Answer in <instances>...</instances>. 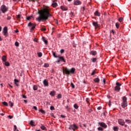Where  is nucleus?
<instances>
[{
  "label": "nucleus",
  "mask_w": 131,
  "mask_h": 131,
  "mask_svg": "<svg viewBox=\"0 0 131 131\" xmlns=\"http://www.w3.org/2000/svg\"><path fill=\"white\" fill-rule=\"evenodd\" d=\"M39 16L36 18L38 22L41 21L47 20L49 19V17H52V14L50 13V9L45 8L38 11Z\"/></svg>",
  "instance_id": "1"
},
{
  "label": "nucleus",
  "mask_w": 131,
  "mask_h": 131,
  "mask_svg": "<svg viewBox=\"0 0 131 131\" xmlns=\"http://www.w3.org/2000/svg\"><path fill=\"white\" fill-rule=\"evenodd\" d=\"M62 72L65 73L67 75H70V74H74L75 72V68H72L71 69H69L67 68H62Z\"/></svg>",
  "instance_id": "2"
},
{
  "label": "nucleus",
  "mask_w": 131,
  "mask_h": 131,
  "mask_svg": "<svg viewBox=\"0 0 131 131\" xmlns=\"http://www.w3.org/2000/svg\"><path fill=\"white\" fill-rule=\"evenodd\" d=\"M121 106L122 108L127 107V98L125 96L122 97V103L121 104Z\"/></svg>",
  "instance_id": "3"
},
{
  "label": "nucleus",
  "mask_w": 131,
  "mask_h": 131,
  "mask_svg": "<svg viewBox=\"0 0 131 131\" xmlns=\"http://www.w3.org/2000/svg\"><path fill=\"white\" fill-rule=\"evenodd\" d=\"M0 10L3 14H5V13H7L9 11V8L5 5H3L1 6Z\"/></svg>",
  "instance_id": "4"
},
{
  "label": "nucleus",
  "mask_w": 131,
  "mask_h": 131,
  "mask_svg": "<svg viewBox=\"0 0 131 131\" xmlns=\"http://www.w3.org/2000/svg\"><path fill=\"white\" fill-rule=\"evenodd\" d=\"M57 58H58V60L56 61L57 64H60V61H63L64 63H66V60L64 59V57L58 55Z\"/></svg>",
  "instance_id": "5"
},
{
  "label": "nucleus",
  "mask_w": 131,
  "mask_h": 131,
  "mask_svg": "<svg viewBox=\"0 0 131 131\" xmlns=\"http://www.w3.org/2000/svg\"><path fill=\"white\" fill-rule=\"evenodd\" d=\"M3 32L4 33V35L6 37L9 36V33H8V27H5L3 29Z\"/></svg>",
  "instance_id": "6"
},
{
  "label": "nucleus",
  "mask_w": 131,
  "mask_h": 131,
  "mask_svg": "<svg viewBox=\"0 0 131 131\" xmlns=\"http://www.w3.org/2000/svg\"><path fill=\"white\" fill-rule=\"evenodd\" d=\"M116 86L115 87V90L116 92H119V91H120V86L121 85V84L119 82H116Z\"/></svg>",
  "instance_id": "7"
},
{
  "label": "nucleus",
  "mask_w": 131,
  "mask_h": 131,
  "mask_svg": "<svg viewBox=\"0 0 131 131\" xmlns=\"http://www.w3.org/2000/svg\"><path fill=\"white\" fill-rule=\"evenodd\" d=\"M28 26L29 27H32L30 29V31H31V32H32V31H33V29H34V28H35V26H36V25L35 24H33L31 23H30L28 24Z\"/></svg>",
  "instance_id": "8"
},
{
  "label": "nucleus",
  "mask_w": 131,
  "mask_h": 131,
  "mask_svg": "<svg viewBox=\"0 0 131 131\" xmlns=\"http://www.w3.org/2000/svg\"><path fill=\"white\" fill-rule=\"evenodd\" d=\"M77 128H78V127H77L75 124L70 125L69 127V129H73V130H75V129H77Z\"/></svg>",
  "instance_id": "9"
},
{
  "label": "nucleus",
  "mask_w": 131,
  "mask_h": 131,
  "mask_svg": "<svg viewBox=\"0 0 131 131\" xmlns=\"http://www.w3.org/2000/svg\"><path fill=\"white\" fill-rule=\"evenodd\" d=\"M92 25L95 27V28H98L100 27V24H98V21H92Z\"/></svg>",
  "instance_id": "10"
},
{
  "label": "nucleus",
  "mask_w": 131,
  "mask_h": 131,
  "mask_svg": "<svg viewBox=\"0 0 131 131\" xmlns=\"http://www.w3.org/2000/svg\"><path fill=\"white\" fill-rule=\"evenodd\" d=\"M98 124L102 127H104V128H107V125L104 122H99Z\"/></svg>",
  "instance_id": "11"
},
{
  "label": "nucleus",
  "mask_w": 131,
  "mask_h": 131,
  "mask_svg": "<svg viewBox=\"0 0 131 131\" xmlns=\"http://www.w3.org/2000/svg\"><path fill=\"white\" fill-rule=\"evenodd\" d=\"M118 123L119 124H120V125H124L125 122H124V120H122V119H119L118 120Z\"/></svg>",
  "instance_id": "12"
},
{
  "label": "nucleus",
  "mask_w": 131,
  "mask_h": 131,
  "mask_svg": "<svg viewBox=\"0 0 131 131\" xmlns=\"http://www.w3.org/2000/svg\"><path fill=\"white\" fill-rule=\"evenodd\" d=\"M60 9L62 10V11H68V8H67V6H61L60 7Z\"/></svg>",
  "instance_id": "13"
},
{
  "label": "nucleus",
  "mask_w": 131,
  "mask_h": 131,
  "mask_svg": "<svg viewBox=\"0 0 131 131\" xmlns=\"http://www.w3.org/2000/svg\"><path fill=\"white\" fill-rule=\"evenodd\" d=\"M74 5H75V6H78V5H81V2L78 0H76L74 2Z\"/></svg>",
  "instance_id": "14"
},
{
  "label": "nucleus",
  "mask_w": 131,
  "mask_h": 131,
  "mask_svg": "<svg viewBox=\"0 0 131 131\" xmlns=\"http://www.w3.org/2000/svg\"><path fill=\"white\" fill-rule=\"evenodd\" d=\"M43 83L45 85V86H49V82L48 81V80L45 79L43 81Z\"/></svg>",
  "instance_id": "15"
},
{
  "label": "nucleus",
  "mask_w": 131,
  "mask_h": 131,
  "mask_svg": "<svg viewBox=\"0 0 131 131\" xmlns=\"http://www.w3.org/2000/svg\"><path fill=\"white\" fill-rule=\"evenodd\" d=\"M90 54L92 55V56H96V55H97V51H92L90 52Z\"/></svg>",
  "instance_id": "16"
},
{
  "label": "nucleus",
  "mask_w": 131,
  "mask_h": 131,
  "mask_svg": "<svg viewBox=\"0 0 131 131\" xmlns=\"http://www.w3.org/2000/svg\"><path fill=\"white\" fill-rule=\"evenodd\" d=\"M50 96H52V97H54L56 95V91H51L50 93Z\"/></svg>",
  "instance_id": "17"
},
{
  "label": "nucleus",
  "mask_w": 131,
  "mask_h": 131,
  "mask_svg": "<svg viewBox=\"0 0 131 131\" xmlns=\"http://www.w3.org/2000/svg\"><path fill=\"white\" fill-rule=\"evenodd\" d=\"M52 6L53 8H56V7L58 6V4L55 2H53V3L52 4Z\"/></svg>",
  "instance_id": "18"
},
{
  "label": "nucleus",
  "mask_w": 131,
  "mask_h": 131,
  "mask_svg": "<svg viewBox=\"0 0 131 131\" xmlns=\"http://www.w3.org/2000/svg\"><path fill=\"white\" fill-rule=\"evenodd\" d=\"M43 41H44L45 45H48L49 42L47 40H46V37H42Z\"/></svg>",
  "instance_id": "19"
},
{
  "label": "nucleus",
  "mask_w": 131,
  "mask_h": 131,
  "mask_svg": "<svg viewBox=\"0 0 131 131\" xmlns=\"http://www.w3.org/2000/svg\"><path fill=\"white\" fill-rule=\"evenodd\" d=\"M53 56L54 57V58H58L59 57V55L58 54L56 53V52H53Z\"/></svg>",
  "instance_id": "20"
},
{
  "label": "nucleus",
  "mask_w": 131,
  "mask_h": 131,
  "mask_svg": "<svg viewBox=\"0 0 131 131\" xmlns=\"http://www.w3.org/2000/svg\"><path fill=\"white\" fill-rule=\"evenodd\" d=\"M34 91H37V89H38V85H34L33 87Z\"/></svg>",
  "instance_id": "21"
},
{
  "label": "nucleus",
  "mask_w": 131,
  "mask_h": 131,
  "mask_svg": "<svg viewBox=\"0 0 131 131\" xmlns=\"http://www.w3.org/2000/svg\"><path fill=\"white\" fill-rule=\"evenodd\" d=\"M2 60L3 61V62H6V61H7V56L4 55L2 57Z\"/></svg>",
  "instance_id": "22"
},
{
  "label": "nucleus",
  "mask_w": 131,
  "mask_h": 131,
  "mask_svg": "<svg viewBox=\"0 0 131 131\" xmlns=\"http://www.w3.org/2000/svg\"><path fill=\"white\" fill-rule=\"evenodd\" d=\"M94 80L95 82H97V83L100 82V79H99V78H96L94 79Z\"/></svg>",
  "instance_id": "23"
},
{
  "label": "nucleus",
  "mask_w": 131,
  "mask_h": 131,
  "mask_svg": "<svg viewBox=\"0 0 131 131\" xmlns=\"http://www.w3.org/2000/svg\"><path fill=\"white\" fill-rule=\"evenodd\" d=\"M94 15L95 16H97L98 17H100V13H99L98 11H96L94 13Z\"/></svg>",
  "instance_id": "24"
},
{
  "label": "nucleus",
  "mask_w": 131,
  "mask_h": 131,
  "mask_svg": "<svg viewBox=\"0 0 131 131\" xmlns=\"http://www.w3.org/2000/svg\"><path fill=\"white\" fill-rule=\"evenodd\" d=\"M40 128L42 129V130H47V128L43 125L41 126Z\"/></svg>",
  "instance_id": "25"
},
{
  "label": "nucleus",
  "mask_w": 131,
  "mask_h": 131,
  "mask_svg": "<svg viewBox=\"0 0 131 131\" xmlns=\"http://www.w3.org/2000/svg\"><path fill=\"white\" fill-rule=\"evenodd\" d=\"M5 66H7V67H9L10 66V62L8 61H5Z\"/></svg>",
  "instance_id": "26"
},
{
  "label": "nucleus",
  "mask_w": 131,
  "mask_h": 131,
  "mask_svg": "<svg viewBox=\"0 0 131 131\" xmlns=\"http://www.w3.org/2000/svg\"><path fill=\"white\" fill-rule=\"evenodd\" d=\"M96 70H97L96 69H95V70H93V71H92V73H91V75L93 76H94V75H95V73H97V72L96 71Z\"/></svg>",
  "instance_id": "27"
},
{
  "label": "nucleus",
  "mask_w": 131,
  "mask_h": 131,
  "mask_svg": "<svg viewBox=\"0 0 131 131\" xmlns=\"http://www.w3.org/2000/svg\"><path fill=\"white\" fill-rule=\"evenodd\" d=\"M9 106L12 107H13V106H14V104L13 103V102H12L11 101H9Z\"/></svg>",
  "instance_id": "28"
},
{
  "label": "nucleus",
  "mask_w": 131,
  "mask_h": 131,
  "mask_svg": "<svg viewBox=\"0 0 131 131\" xmlns=\"http://www.w3.org/2000/svg\"><path fill=\"white\" fill-rule=\"evenodd\" d=\"M119 26H120V24L119 23H116V27L118 29L119 28Z\"/></svg>",
  "instance_id": "29"
},
{
  "label": "nucleus",
  "mask_w": 131,
  "mask_h": 131,
  "mask_svg": "<svg viewBox=\"0 0 131 131\" xmlns=\"http://www.w3.org/2000/svg\"><path fill=\"white\" fill-rule=\"evenodd\" d=\"M39 112H41V113H42V114H46V112L43 110H39Z\"/></svg>",
  "instance_id": "30"
},
{
  "label": "nucleus",
  "mask_w": 131,
  "mask_h": 131,
  "mask_svg": "<svg viewBox=\"0 0 131 131\" xmlns=\"http://www.w3.org/2000/svg\"><path fill=\"white\" fill-rule=\"evenodd\" d=\"M125 122L127 123L128 124L131 123L130 120L126 119L125 120Z\"/></svg>",
  "instance_id": "31"
},
{
  "label": "nucleus",
  "mask_w": 131,
  "mask_h": 131,
  "mask_svg": "<svg viewBox=\"0 0 131 131\" xmlns=\"http://www.w3.org/2000/svg\"><path fill=\"white\" fill-rule=\"evenodd\" d=\"M38 57H40L42 56V53L41 52H39L37 53Z\"/></svg>",
  "instance_id": "32"
},
{
  "label": "nucleus",
  "mask_w": 131,
  "mask_h": 131,
  "mask_svg": "<svg viewBox=\"0 0 131 131\" xmlns=\"http://www.w3.org/2000/svg\"><path fill=\"white\" fill-rule=\"evenodd\" d=\"M70 15L71 16V17H74V13H73V12H71L70 13Z\"/></svg>",
  "instance_id": "33"
},
{
  "label": "nucleus",
  "mask_w": 131,
  "mask_h": 131,
  "mask_svg": "<svg viewBox=\"0 0 131 131\" xmlns=\"http://www.w3.org/2000/svg\"><path fill=\"white\" fill-rule=\"evenodd\" d=\"M74 107L75 109H78V105H77V104H75L74 105Z\"/></svg>",
  "instance_id": "34"
},
{
  "label": "nucleus",
  "mask_w": 131,
  "mask_h": 131,
  "mask_svg": "<svg viewBox=\"0 0 131 131\" xmlns=\"http://www.w3.org/2000/svg\"><path fill=\"white\" fill-rule=\"evenodd\" d=\"M57 99H61L62 98V95L61 94H58V96H57Z\"/></svg>",
  "instance_id": "35"
},
{
  "label": "nucleus",
  "mask_w": 131,
  "mask_h": 131,
  "mask_svg": "<svg viewBox=\"0 0 131 131\" xmlns=\"http://www.w3.org/2000/svg\"><path fill=\"white\" fill-rule=\"evenodd\" d=\"M113 129L114 131H118V127L114 126Z\"/></svg>",
  "instance_id": "36"
},
{
  "label": "nucleus",
  "mask_w": 131,
  "mask_h": 131,
  "mask_svg": "<svg viewBox=\"0 0 131 131\" xmlns=\"http://www.w3.org/2000/svg\"><path fill=\"white\" fill-rule=\"evenodd\" d=\"M2 104H3L4 106H8V103L6 101L2 102Z\"/></svg>",
  "instance_id": "37"
},
{
  "label": "nucleus",
  "mask_w": 131,
  "mask_h": 131,
  "mask_svg": "<svg viewBox=\"0 0 131 131\" xmlns=\"http://www.w3.org/2000/svg\"><path fill=\"white\" fill-rule=\"evenodd\" d=\"M92 62H96L97 61V58H93L91 59Z\"/></svg>",
  "instance_id": "38"
},
{
  "label": "nucleus",
  "mask_w": 131,
  "mask_h": 131,
  "mask_svg": "<svg viewBox=\"0 0 131 131\" xmlns=\"http://www.w3.org/2000/svg\"><path fill=\"white\" fill-rule=\"evenodd\" d=\"M119 22H123V17H120L119 19Z\"/></svg>",
  "instance_id": "39"
},
{
  "label": "nucleus",
  "mask_w": 131,
  "mask_h": 131,
  "mask_svg": "<svg viewBox=\"0 0 131 131\" xmlns=\"http://www.w3.org/2000/svg\"><path fill=\"white\" fill-rule=\"evenodd\" d=\"M49 65L48 63H45L44 64V67H45V68H48V67H49Z\"/></svg>",
  "instance_id": "40"
},
{
  "label": "nucleus",
  "mask_w": 131,
  "mask_h": 131,
  "mask_svg": "<svg viewBox=\"0 0 131 131\" xmlns=\"http://www.w3.org/2000/svg\"><path fill=\"white\" fill-rule=\"evenodd\" d=\"M98 130H101V131H103L104 130V129H103V128L101 127H99L98 128H97Z\"/></svg>",
  "instance_id": "41"
},
{
  "label": "nucleus",
  "mask_w": 131,
  "mask_h": 131,
  "mask_svg": "<svg viewBox=\"0 0 131 131\" xmlns=\"http://www.w3.org/2000/svg\"><path fill=\"white\" fill-rule=\"evenodd\" d=\"M20 17H21L20 15H17L16 16L17 20H20Z\"/></svg>",
  "instance_id": "42"
},
{
  "label": "nucleus",
  "mask_w": 131,
  "mask_h": 131,
  "mask_svg": "<svg viewBox=\"0 0 131 131\" xmlns=\"http://www.w3.org/2000/svg\"><path fill=\"white\" fill-rule=\"evenodd\" d=\"M34 122H33V121H31L30 122V124L31 125H32V126H34V124H33Z\"/></svg>",
  "instance_id": "43"
},
{
  "label": "nucleus",
  "mask_w": 131,
  "mask_h": 131,
  "mask_svg": "<svg viewBox=\"0 0 131 131\" xmlns=\"http://www.w3.org/2000/svg\"><path fill=\"white\" fill-rule=\"evenodd\" d=\"M41 30L42 31H46V30H47V29H46V28H45V27H42V28H41Z\"/></svg>",
  "instance_id": "44"
},
{
  "label": "nucleus",
  "mask_w": 131,
  "mask_h": 131,
  "mask_svg": "<svg viewBox=\"0 0 131 131\" xmlns=\"http://www.w3.org/2000/svg\"><path fill=\"white\" fill-rule=\"evenodd\" d=\"M14 131H16L17 130V126H16V125H14V129H13Z\"/></svg>",
  "instance_id": "45"
},
{
  "label": "nucleus",
  "mask_w": 131,
  "mask_h": 131,
  "mask_svg": "<svg viewBox=\"0 0 131 131\" xmlns=\"http://www.w3.org/2000/svg\"><path fill=\"white\" fill-rule=\"evenodd\" d=\"M15 46L16 47H18L19 46V42L18 41H16L15 43Z\"/></svg>",
  "instance_id": "46"
},
{
  "label": "nucleus",
  "mask_w": 131,
  "mask_h": 131,
  "mask_svg": "<svg viewBox=\"0 0 131 131\" xmlns=\"http://www.w3.org/2000/svg\"><path fill=\"white\" fill-rule=\"evenodd\" d=\"M31 18H32V16H28V17H27V20H30Z\"/></svg>",
  "instance_id": "47"
},
{
  "label": "nucleus",
  "mask_w": 131,
  "mask_h": 131,
  "mask_svg": "<svg viewBox=\"0 0 131 131\" xmlns=\"http://www.w3.org/2000/svg\"><path fill=\"white\" fill-rule=\"evenodd\" d=\"M71 87L72 89H74L75 86H74V84H73V83H71Z\"/></svg>",
  "instance_id": "48"
},
{
  "label": "nucleus",
  "mask_w": 131,
  "mask_h": 131,
  "mask_svg": "<svg viewBox=\"0 0 131 131\" xmlns=\"http://www.w3.org/2000/svg\"><path fill=\"white\" fill-rule=\"evenodd\" d=\"M19 82V81L16 79H14V83H18Z\"/></svg>",
  "instance_id": "49"
},
{
  "label": "nucleus",
  "mask_w": 131,
  "mask_h": 131,
  "mask_svg": "<svg viewBox=\"0 0 131 131\" xmlns=\"http://www.w3.org/2000/svg\"><path fill=\"white\" fill-rule=\"evenodd\" d=\"M50 109L51 110H55V107L52 106L50 107Z\"/></svg>",
  "instance_id": "50"
},
{
  "label": "nucleus",
  "mask_w": 131,
  "mask_h": 131,
  "mask_svg": "<svg viewBox=\"0 0 131 131\" xmlns=\"http://www.w3.org/2000/svg\"><path fill=\"white\" fill-rule=\"evenodd\" d=\"M29 1H31L32 2H33V3H35V2H38V1L39 0H29Z\"/></svg>",
  "instance_id": "51"
},
{
  "label": "nucleus",
  "mask_w": 131,
  "mask_h": 131,
  "mask_svg": "<svg viewBox=\"0 0 131 131\" xmlns=\"http://www.w3.org/2000/svg\"><path fill=\"white\" fill-rule=\"evenodd\" d=\"M64 49H61V50H60V53H61V54H63V53H64Z\"/></svg>",
  "instance_id": "52"
},
{
  "label": "nucleus",
  "mask_w": 131,
  "mask_h": 131,
  "mask_svg": "<svg viewBox=\"0 0 131 131\" xmlns=\"http://www.w3.org/2000/svg\"><path fill=\"white\" fill-rule=\"evenodd\" d=\"M8 117L9 118H10V119H12V118H13V116H11V115H9L8 116Z\"/></svg>",
  "instance_id": "53"
},
{
  "label": "nucleus",
  "mask_w": 131,
  "mask_h": 131,
  "mask_svg": "<svg viewBox=\"0 0 131 131\" xmlns=\"http://www.w3.org/2000/svg\"><path fill=\"white\" fill-rule=\"evenodd\" d=\"M106 113H107V112L103 113V116H104L105 117H106V116H107Z\"/></svg>",
  "instance_id": "54"
},
{
  "label": "nucleus",
  "mask_w": 131,
  "mask_h": 131,
  "mask_svg": "<svg viewBox=\"0 0 131 131\" xmlns=\"http://www.w3.org/2000/svg\"><path fill=\"white\" fill-rule=\"evenodd\" d=\"M22 97H23V98L24 99H26V98H27V97L26 96L24 95H22Z\"/></svg>",
  "instance_id": "55"
},
{
  "label": "nucleus",
  "mask_w": 131,
  "mask_h": 131,
  "mask_svg": "<svg viewBox=\"0 0 131 131\" xmlns=\"http://www.w3.org/2000/svg\"><path fill=\"white\" fill-rule=\"evenodd\" d=\"M34 41H35L36 42H37L38 41L37 40V38H35L34 39Z\"/></svg>",
  "instance_id": "56"
},
{
  "label": "nucleus",
  "mask_w": 131,
  "mask_h": 131,
  "mask_svg": "<svg viewBox=\"0 0 131 131\" xmlns=\"http://www.w3.org/2000/svg\"><path fill=\"white\" fill-rule=\"evenodd\" d=\"M89 100H90V99L89 98H86V102H87V103H89Z\"/></svg>",
  "instance_id": "57"
},
{
  "label": "nucleus",
  "mask_w": 131,
  "mask_h": 131,
  "mask_svg": "<svg viewBox=\"0 0 131 131\" xmlns=\"http://www.w3.org/2000/svg\"><path fill=\"white\" fill-rule=\"evenodd\" d=\"M89 112H90V113H91V112H93V110H92V108L89 109Z\"/></svg>",
  "instance_id": "58"
},
{
  "label": "nucleus",
  "mask_w": 131,
  "mask_h": 131,
  "mask_svg": "<svg viewBox=\"0 0 131 131\" xmlns=\"http://www.w3.org/2000/svg\"><path fill=\"white\" fill-rule=\"evenodd\" d=\"M97 109H98V110H101V109H102V106H99V107L97 108Z\"/></svg>",
  "instance_id": "59"
},
{
  "label": "nucleus",
  "mask_w": 131,
  "mask_h": 131,
  "mask_svg": "<svg viewBox=\"0 0 131 131\" xmlns=\"http://www.w3.org/2000/svg\"><path fill=\"white\" fill-rule=\"evenodd\" d=\"M33 109L35 110H37V107L36 106H33Z\"/></svg>",
  "instance_id": "60"
},
{
  "label": "nucleus",
  "mask_w": 131,
  "mask_h": 131,
  "mask_svg": "<svg viewBox=\"0 0 131 131\" xmlns=\"http://www.w3.org/2000/svg\"><path fill=\"white\" fill-rule=\"evenodd\" d=\"M60 116H61V117H62V118H65V117H66V116L63 115H61Z\"/></svg>",
  "instance_id": "61"
},
{
  "label": "nucleus",
  "mask_w": 131,
  "mask_h": 131,
  "mask_svg": "<svg viewBox=\"0 0 131 131\" xmlns=\"http://www.w3.org/2000/svg\"><path fill=\"white\" fill-rule=\"evenodd\" d=\"M15 33H18V32H19V30H18V29H16V30L15 31Z\"/></svg>",
  "instance_id": "62"
},
{
  "label": "nucleus",
  "mask_w": 131,
  "mask_h": 131,
  "mask_svg": "<svg viewBox=\"0 0 131 131\" xmlns=\"http://www.w3.org/2000/svg\"><path fill=\"white\" fill-rule=\"evenodd\" d=\"M7 20H11V16H8Z\"/></svg>",
  "instance_id": "63"
},
{
  "label": "nucleus",
  "mask_w": 131,
  "mask_h": 131,
  "mask_svg": "<svg viewBox=\"0 0 131 131\" xmlns=\"http://www.w3.org/2000/svg\"><path fill=\"white\" fill-rule=\"evenodd\" d=\"M112 33H113V34H114L115 32H114V30H112L111 32Z\"/></svg>",
  "instance_id": "64"
}]
</instances>
